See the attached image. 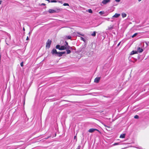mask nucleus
I'll return each instance as SVG.
<instances>
[{
	"label": "nucleus",
	"mask_w": 149,
	"mask_h": 149,
	"mask_svg": "<svg viewBox=\"0 0 149 149\" xmlns=\"http://www.w3.org/2000/svg\"><path fill=\"white\" fill-rule=\"evenodd\" d=\"M51 41L49 39H48L47 42L46 43V47L48 48L50 47V46L51 43Z\"/></svg>",
	"instance_id": "f257e3e1"
},
{
	"label": "nucleus",
	"mask_w": 149,
	"mask_h": 149,
	"mask_svg": "<svg viewBox=\"0 0 149 149\" xmlns=\"http://www.w3.org/2000/svg\"><path fill=\"white\" fill-rule=\"evenodd\" d=\"M58 52L57 51L56 49H53L51 51V53L53 55L56 56V55L57 54Z\"/></svg>",
	"instance_id": "f03ea898"
},
{
	"label": "nucleus",
	"mask_w": 149,
	"mask_h": 149,
	"mask_svg": "<svg viewBox=\"0 0 149 149\" xmlns=\"http://www.w3.org/2000/svg\"><path fill=\"white\" fill-rule=\"evenodd\" d=\"M95 131H97L98 132H99V130H98L96 129H94V128H91L88 131V132L90 133H92L93 132H94Z\"/></svg>",
	"instance_id": "7ed1b4c3"
},
{
	"label": "nucleus",
	"mask_w": 149,
	"mask_h": 149,
	"mask_svg": "<svg viewBox=\"0 0 149 149\" xmlns=\"http://www.w3.org/2000/svg\"><path fill=\"white\" fill-rule=\"evenodd\" d=\"M110 0H103L102 1V3L104 4H106L107 3L109 2L110 1Z\"/></svg>",
	"instance_id": "20e7f679"
},
{
	"label": "nucleus",
	"mask_w": 149,
	"mask_h": 149,
	"mask_svg": "<svg viewBox=\"0 0 149 149\" xmlns=\"http://www.w3.org/2000/svg\"><path fill=\"white\" fill-rule=\"evenodd\" d=\"M113 28V25H110L108 27V29L107 30H111Z\"/></svg>",
	"instance_id": "39448f33"
},
{
	"label": "nucleus",
	"mask_w": 149,
	"mask_h": 149,
	"mask_svg": "<svg viewBox=\"0 0 149 149\" xmlns=\"http://www.w3.org/2000/svg\"><path fill=\"white\" fill-rule=\"evenodd\" d=\"M66 49V47L65 46H61L60 47V48L59 49V50H64Z\"/></svg>",
	"instance_id": "423d86ee"
},
{
	"label": "nucleus",
	"mask_w": 149,
	"mask_h": 149,
	"mask_svg": "<svg viewBox=\"0 0 149 149\" xmlns=\"http://www.w3.org/2000/svg\"><path fill=\"white\" fill-rule=\"evenodd\" d=\"M100 77H96L95 79L94 80V82L96 83H98L99 82V80H100Z\"/></svg>",
	"instance_id": "0eeeda50"
},
{
	"label": "nucleus",
	"mask_w": 149,
	"mask_h": 149,
	"mask_svg": "<svg viewBox=\"0 0 149 149\" xmlns=\"http://www.w3.org/2000/svg\"><path fill=\"white\" fill-rule=\"evenodd\" d=\"M137 50L138 52H139V53H141L143 51V49L139 47L137 48Z\"/></svg>",
	"instance_id": "6e6552de"
},
{
	"label": "nucleus",
	"mask_w": 149,
	"mask_h": 149,
	"mask_svg": "<svg viewBox=\"0 0 149 149\" xmlns=\"http://www.w3.org/2000/svg\"><path fill=\"white\" fill-rule=\"evenodd\" d=\"M120 15V14L116 13L112 17L118 18Z\"/></svg>",
	"instance_id": "1a4fd4ad"
},
{
	"label": "nucleus",
	"mask_w": 149,
	"mask_h": 149,
	"mask_svg": "<svg viewBox=\"0 0 149 149\" xmlns=\"http://www.w3.org/2000/svg\"><path fill=\"white\" fill-rule=\"evenodd\" d=\"M49 12L50 13H55L56 12V10H52V9H49Z\"/></svg>",
	"instance_id": "9d476101"
},
{
	"label": "nucleus",
	"mask_w": 149,
	"mask_h": 149,
	"mask_svg": "<svg viewBox=\"0 0 149 149\" xmlns=\"http://www.w3.org/2000/svg\"><path fill=\"white\" fill-rule=\"evenodd\" d=\"M62 56L61 52H58L57 54L56 55V56L58 57H61Z\"/></svg>",
	"instance_id": "9b49d317"
},
{
	"label": "nucleus",
	"mask_w": 149,
	"mask_h": 149,
	"mask_svg": "<svg viewBox=\"0 0 149 149\" xmlns=\"http://www.w3.org/2000/svg\"><path fill=\"white\" fill-rule=\"evenodd\" d=\"M125 134H121L120 135V138H124L125 137Z\"/></svg>",
	"instance_id": "f8f14e48"
},
{
	"label": "nucleus",
	"mask_w": 149,
	"mask_h": 149,
	"mask_svg": "<svg viewBox=\"0 0 149 149\" xmlns=\"http://www.w3.org/2000/svg\"><path fill=\"white\" fill-rule=\"evenodd\" d=\"M137 53V51H132L130 55H133Z\"/></svg>",
	"instance_id": "ddd939ff"
},
{
	"label": "nucleus",
	"mask_w": 149,
	"mask_h": 149,
	"mask_svg": "<svg viewBox=\"0 0 149 149\" xmlns=\"http://www.w3.org/2000/svg\"><path fill=\"white\" fill-rule=\"evenodd\" d=\"M122 17L123 18H124L125 17L127 16V14L125 13H122L121 14Z\"/></svg>",
	"instance_id": "4468645a"
},
{
	"label": "nucleus",
	"mask_w": 149,
	"mask_h": 149,
	"mask_svg": "<svg viewBox=\"0 0 149 149\" xmlns=\"http://www.w3.org/2000/svg\"><path fill=\"white\" fill-rule=\"evenodd\" d=\"M77 33L78 34V35H77V36H78V37H80V35H81V36H84V35L81 34L80 33H79V32H77Z\"/></svg>",
	"instance_id": "2eb2a0df"
},
{
	"label": "nucleus",
	"mask_w": 149,
	"mask_h": 149,
	"mask_svg": "<svg viewBox=\"0 0 149 149\" xmlns=\"http://www.w3.org/2000/svg\"><path fill=\"white\" fill-rule=\"evenodd\" d=\"M96 31L93 32V33L91 34V36H96Z\"/></svg>",
	"instance_id": "dca6fc26"
},
{
	"label": "nucleus",
	"mask_w": 149,
	"mask_h": 149,
	"mask_svg": "<svg viewBox=\"0 0 149 149\" xmlns=\"http://www.w3.org/2000/svg\"><path fill=\"white\" fill-rule=\"evenodd\" d=\"M60 46L59 45H56V49H60Z\"/></svg>",
	"instance_id": "f3484780"
},
{
	"label": "nucleus",
	"mask_w": 149,
	"mask_h": 149,
	"mask_svg": "<svg viewBox=\"0 0 149 149\" xmlns=\"http://www.w3.org/2000/svg\"><path fill=\"white\" fill-rule=\"evenodd\" d=\"M66 51H67V54L70 53L71 52L70 50H69V49L67 50Z\"/></svg>",
	"instance_id": "a211bd4d"
},
{
	"label": "nucleus",
	"mask_w": 149,
	"mask_h": 149,
	"mask_svg": "<svg viewBox=\"0 0 149 149\" xmlns=\"http://www.w3.org/2000/svg\"><path fill=\"white\" fill-rule=\"evenodd\" d=\"M66 49H72V47H70L69 46V45L68 46H66Z\"/></svg>",
	"instance_id": "6ab92c4d"
},
{
	"label": "nucleus",
	"mask_w": 149,
	"mask_h": 149,
	"mask_svg": "<svg viewBox=\"0 0 149 149\" xmlns=\"http://www.w3.org/2000/svg\"><path fill=\"white\" fill-rule=\"evenodd\" d=\"M63 5L64 6H69V4L68 3H65L63 4Z\"/></svg>",
	"instance_id": "aec40b11"
},
{
	"label": "nucleus",
	"mask_w": 149,
	"mask_h": 149,
	"mask_svg": "<svg viewBox=\"0 0 149 149\" xmlns=\"http://www.w3.org/2000/svg\"><path fill=\"white\" fill-rule=\"evenodd\" d=\"M137 34V33H134L133 36H132V38H134V37H135L136 36V35Z\"/></svg>",
	"instance_id": "412c9836"
},
{
	"label": "nucleus",
	"mask_w": 149,
	"mask_h": 149,
	"mask_svg": "<svg viewBox=\"0 0 149 149\" xmlns=\"http://www.w3.org/2000/svg\"><path fill=\"white\" fill-rule=\"evenodd\" d=\"M134 118L136 119H138L139 118V116L138 115H136L134 116Z\"/></svg>",
	"instance_id": "4be33fe9"
},
{
	"label": "nucleus",
	"mask_w": 149,
	"mask_h": 149,
	"mask_svg": "<svg viewBox=\"0 0 149 149\" xmlns=\"http://www.w3.org/2000/svg\"><path fill=\"white\" fill-rule=\"evenodd\" d=\"M57 2V1H56L54 0H51V1H50V2L52 3H56Z\"/></svg>",
	"instance_id": "5701e85b"
},
{
	"label": "nucleus",
	"mask_w": 149,
	"mask_h": 149,
	"mask_svg": "<svg viewBox=\"0 0 149 149\" xmlns=\"http://www.w3.org/2000/svg\"><path fill=\"white\" fill-rule=\"evenodd\" d=\"M65 43L66 44L64 45V46H65V47H66V46H68V43L67 42L65 41Z\"/></svg>",
	"instance_id": "b1692460"
},
{
	"label": "nucleus",
	"mask_w": 149,
	"mask_h": 149,
	"mask_svg": "<svg viewBox=\"0 0 149 149\" xmlns=\"http://www.w3.org/2000/svg\"><path fill=\"white\" fill-rule=\"evenodd\" d=\"M67 38H68V39H70L71 38V37L70 36H66Z\"/></svg>",
	"instance_id": "393cba45"
},
{
	"label": "nucleus",
	"mask_w": 149,
	"mask_h": 149,
	"mask_svg": "<svg viewBox=\"0 0 149 149\" xmlns=\"http://www.w3.org/2000/svg\"><path fill=\"white\" fill-rule=\"evenodd\" d=\"M88 12L90 13H92V11L91 9H89L88 10Z\"/></svg>",
	"instance_id": "a878e982"
},
{
	"label": "nucleus",
	"mask_w": 149,
	"mask_h": 149,
	"mask_svg": "<svg viewBox=\"0 0 149 149\" xmlns=\"http://www.w3.org/2000/svg\"><path fill=\"white\" fill-rule=\"evenodd\" d=\"M81 39L83 41H84L85 40V39L83 37H81Z\"/></svg>",
	"instance_id": "bb28decb"
},
{
	"label": "nucleus",
	"mask_w": 149,
	"mask_h": 149,
	"mask_svg": "<svg viewBox=\"0 0 149 149\" xmlns=\"http://www.w3.org/2000/svg\"><path fill=\"white\" fill-rule=\"evenodd\" d=\"M20 65L22 67H23V62H22L20 63Z\"/></svg>",
	"instance_id": "cd10ccee"
},
{
	"label": "nucleus",
	"mask_w": 149,
	"mask_h": 149,
	"mask_svg": "<svg viewBox=\"0 0 149 149\" xmlns=\"http://www.w3.org/2000/svg\"><path fill=\"white\" fill-rule=\"evenodd\" d=\"M119 144L118 143H115L114 144H113V146H116V145H118Z\"/></svg>",
	"instance_id": "c85d7f7f"
},
{
	"label": "nucleus",
	"mask_w": 149,
	"mask_h": 149,
	"mask_svg": "<svg viewBox=\"0 0 149 149\" xmlns=\"http://www.w3.org/2000/svg\"><path fill=\"white\" fill-rule=\"evenodd\" d=\"M61 52V54H62V55L63 54H64L65 53V52Z\"/></svg>",
	"instance_id": "c756f323"
},
{
	"label": "nucleus",
	"mask_w": 149,
	"mask_h": 149,
	"mask_svg": "<svg viewBox=\"0 0 149 149\" xmlns=\"http://www.w3.org/2000/svg\"><path fill=\"white\" fill-rule=\"evenodd\" d=\"M120 43H121V42H120L118 43V45H117V47H118L119 46V45H120Z\"/></svg>",
	"instance_id": "7c9ffc66"
},
{
	"label": "nucleus",
	"mask_w": 149,
	"mask_h": 149,
	"mask_svg": "<svg viewBox=\"0 0 149 149\" xmlns=\"http://www.w3.org/2000/svg\"><path fill=\"white\" fill-rule=\"evenodd\" d=\"M80 147H81V146H78V147H77V149H80Z\"/></svg>",
	"instance_id": "2f4dec72"
},
{
	"label": "nucleus",
	"mask_w": 149,
	"mask_h": 149,
	"mask_svg": "<svg viewBox=\"0 0 149 149\" xmlns=\"http://www.w3.org/2000/svg\"><path fill=\"white\" fill-rule=\"evenodd\" d=\"M120 0H115V1L117 2H119L120 1Z\"/></svg>",
	"instance_id": "473e14b6"
},
{
	"label": "nucleus",
	"mask_w": 149,
	"mask_h": 149,
	"mask_svg": "<svg viewBox=\"0 0 149 149\" xmlns=\"http://www.w3.org/2000/svg\"><path fill=\"white\" fill-rule=\"evenodd\" d=\"M74 139H76V140H77V137H76V136H75L74 137Z\"/></svg>",
	"instance_id": "72a5a7b5"
},
{
	"label": "nucleus",
	"mask_w": 149,
	"mask_h": 149,
	"mask_svg": "<svg viewBox=\"0 0 149 149\" xmlns=\"http://www.w3.org/2000/svg\"><path fill=\"white\" fill-rule=\"evenodd\" d=\"M41 5H42L45 6V3H42Z\"/></svg>",
	"instance_id": "f704fd0d"
},
{
	"label": "nucleus",
	"mask_w": 149,
	"mask_h": 149,
	"mask_svg": "<svg viewBox=\"0 0 149 149\" xmlns=\"http://www.w3.org/2000/svg\"><path fill=\"white\" fill-rule=\"evenodd\" d=\"M29 40V37L28 36H27L26 39V40Z\"/></svg>",
	"instance_id": "c9c22d12"
},
{
	"label": "nucleus",
	"mask_w": 149,
	"mask_h": 149,
	"mask_svg": "<svg viewBox=\"0 0 149 149\" xmlns=\"http://www.w3.org/2000/svg\"><path fill=\"white\" fill-rule=\"evenodd\" d=\"M104 125L105 127H108V128H109V127H108V126H106L105 125Z\"/></svg>",
	"instance_id": "e433bc0d"
},
{
	"label": "nucleus",
	"mask_w": 149,
	"mask_h": 149,
	"mask_svg": "<svg viewBox=\"0 0 149 149\" xmlns=\"http://www.w3.org/2000/svg\"><path fill=\"white\" fill-rule=\"evenodd\" d=\"M2 2V1L0 0V4H1Z\"/></svg>",
	"instance_id": "4c0bfd02"
},
{
	"label": "nucleus",
	"mask_w": 149,
	"mask_h": 149,
	"mask_svg": "<svg viewBox=\"0 0 149 149\" xmlns=\"http://www.w3.org/2000/svg\"><path fill=\"white\" fill-rule=\"evenodd\" d=\"M31 32H30L29 33V36H30V34H31Z\"/></svg>",
	"instance_id": "58836bf2"
},
{
	"label": "nucleus",
	"mask_w": 149,
	"mask_h": 149,
	"mask_svg": "<svg viewBox=\"0 0 149 149\" xmlns=\"http://www.w3.org/2000/svg\"><path fill=\"white\" fill-rule=\"evenodd\" d=\"M102 13V11H100V12H99V13L100 14V13Z\"/></svg>",
	"instance_id": "ea45409f"
},
{
	"label": "nucleus",
	"mask_w": 149,
	"mask_h": 149,
	"mask_svg": "<svg viewBox=\"0 0 149 149\" xmlns=\"http://www.w3.org/2000/svg\"><path fill=\"white\" fill-rule=\"evenodd\" d=\"M141 0H138V1H139V2H140V1Z\"/></svg>",
	"instance_id": "a19ab883"
},
{
	"label": "nucleus",
	"mask_w": 149,
	"mask_h": 149,
	"mask_svg": "<svg viewBox=\"0 0 149 149\" xmlns=\"http://www.w3.org/2000/svg\"><path fill=\"white\" fill-rule=\"evenodd\" d=\"M23 30L24 31L25 30V29H24V28H23Z\"/></svg>",
	"instance_id": "79ce46f5"
}]
</instances>
